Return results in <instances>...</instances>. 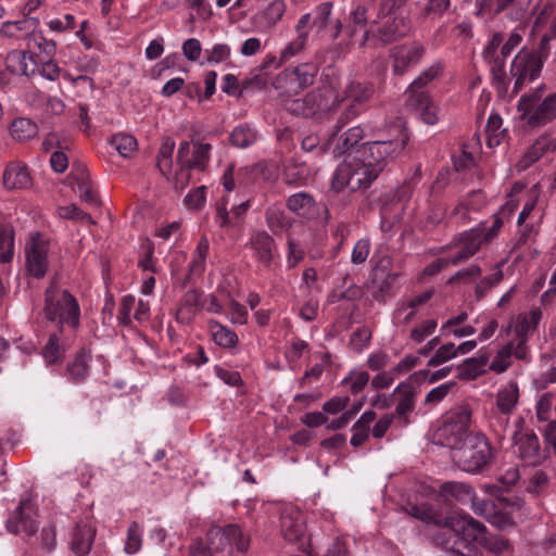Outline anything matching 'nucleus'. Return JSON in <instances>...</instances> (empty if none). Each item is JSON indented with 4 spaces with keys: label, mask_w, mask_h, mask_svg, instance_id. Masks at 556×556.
<instances>
[{
    "label": "nucleus",
    "mask_w": 556,
    "mask_h": 556,
    "mask_svg": "<svg viewBox=\"0 0 556 556\" xmlns=\"http://www.w3.org/2000/svg\"><path fill=\"white\" fill-rule=\"evenodd\" d=\"M38 134V126L35 122L26 117H20L11 124V135L18 141H26Z\"/></svg>",
    "instance_id": "42"
},
{
    "label": "nucleus",
    "mask_w": 556,
    "mask_h": 556,
    "mask_svg": "<svg viewBox=\"0 0 556 556\" xmlns=\"http://www.w3.org/2000/svg\"><path fill=\"white\" fill-rule=\"evenodd\" d=\"M482 273V269L478 265H470L467 268L460 269L455 273L447 281V283L453 285L459 281L470 282L478 278Z\"/></svg>",
    "instance_id": "61"
},
{
    "label": "nucleus",
    "mask_w": 556,
    "mask_h": 556,
    "mask_svg": "<svg viewBox=\"0 0 556 556\" xmlns=\"http://www.w3.org/2000/svg\"><path fill=\"white\" fill-rule=\"evenodd\" d=\"M547 58L540 53L539 48L535 52L523 48L515 55L510 66V77L515 80L513 90L515 94L540 76Z\"/></svg>",
    "instance_id": "10"
},
{
    "label": "nucleus",
    "mask_w": 556,
    "mask_h": 556,
    "mask_svg": "<svg viewBox=\"0 0 556 556\" xmlns=\"http://www.w3.org/2000/svg\"><path fill=\"white\" fill-rule=\"evenodd\" d=\"M392 261L384 256L378 261L372 269L371 285L372 298L379 302L384 301L386 295L391 290L394 281L399 277L397 273L392 271Z\"/></svg>",
    "instance_id": "16"
},
{
    "label": "nucleus",
    "mask_w": 556,
    "mask_h": 556,
    "mask_svg": "<svg viewBox=\"0 0 556 556\" xmlns=\"http://www.w3.org/2000/svg\"><path fill=\"white\" fill-rule=\"evenodd\" d=\"M481 545L495 555H502L510 549V542L507 539L493 534H485Z\"/></svg>",
    "instance_id": "54"
},
{
    "label": "nucleus",
    "mask_w": 556,
    "mask_h": 556,
    "mask_svg": "<svg viewBox=\"0 0 556 556\" xmlns=\"http://www.w3.org/2000/svg\"><path fill=\"white\" fill-rule=\"evenodd\" d=\"M249 245L257 261L265 267H269L276 249L273 237L264 230L254 231L250 237Z\"/></svg>",
    "instance_id": "20"
},
{
    "label": "nucleus",
    "mask_w": 556,
    "mask_h": 556,
    "mask_svg": "<svg viewBox=\"0 0 556 556\" xmlns=\"http://www.w3.org/2000/svg\"><path fill=\"white\" fill-rule=\"evenodd\" d=\"M406 103L409 108L414 109L418 116L428 125H434L438 122L437 106L432 102L430 96H426L425 100L419 102L414 98H407Z\"/></svg>",
    "instance_id": "32"
},
{
    "label": "nucleus",
    "mask_w": 556,
    "mask_h": 556,
    "mask_svg": "<svg viewBox=\"0 0 556 556\" xmlns=\"http://www.w3.org/2000/svg\"><path fill=\"white\" fill-rule=\"evenodd\" d=\"M393 396H397V404L394 410L396 420L401 427L410 424L409 415L414 412L416 405V389L410 381L401 382L393 391Z\"/></svg>",
    "instance_id": "17"
},
{
    "label": "nucleus",
    "mask_w": 556,
    "mask_h": 556,
    "mask_svg": "<svg viewBox=\"0 0 556 556\" xmlns=\"http://www.w3.org/2000/svg\"><path fill=\"white\" fill-rule=\"evenodd\" d=\"M493 458L492 447L485 435L476 432L452 453L454 464L463 471L481 473Z\"/></svg>",
    "instance_id": "5"
},
{
    "label": "nucleus",
    "mask_w": 556,
    "mask_h": 556,
    "mask_svg": "<svg viewBox=\"0 0 556 556\" xmlns=\"http://www.w3.org/2000/svg\"><path fill=\"white\" fill-rule=\"evenodd\" d=\"M307 40V33H300L281 52L280 62H287L292 56L303 50Z\"/></svg>",
    "instance_id": "59"
},
{
    "label": "nucleus",
    "mask_w": 556,
    "mask_h": 556,
    "mask_svg": "<svg viewBox=\"0 0 556 556\" xmlns=\"http://www.w3.org/2000/svg\"><path fill=\"white\" fill-rule=\"evenodd\" d=\"M31 179L26 166L12 163L3 173V185L8 190L24 189L29 187Z\"/></svg>",
    "instance_id": "28"
},
{
    "label": "nucleus",
    "mask_w": 556,
    "mask_h": 556,
    "mask_svg": "<svg viewBox=\"0 0 556 556\" xmlns=\"http://www.w3.org/2000/svg\"><path fill=\"white\" fill-rule=\"evenodd\" d=\"M13 256L14 229L10 225L0 224V263H10Z\"/></svg>",
    "instance_id": "41"
},
{
    "label": "nucleus",
    "mask_w": 556,
    "mask_h": 556,
    "mask_svg": "<svg viewBox=\"0 0 556 556\" xmlns=\"http://www.w3.org/2000/svg\"><path fill=\"white\" fill-rule=\"evenodd\" d=\"M193 152L192 157L186 162L187 169H197L204 172L210 162V153L212 146L210 143H202L200 141L192 140Z\"/></svg>",
    "instance_id": "35"
},
{
    "label": "nucleus",
    "mask_w": 556,
    "mask_h": 556,
    "mask_svg": "<svg viewBox=\"0 0 556 556\" xmlns=\"http://www.w3.org/2000/svg\"><path fill=\"white\" fill-rule=\"evenodd\" d=\"M34 516L35 510L31 503L21 502L13 517L7 521V529L14 534L25 533L27 536H31L37 531V521Z\"/></svg>",
    "instance_id": "19"
},
{
    "label": "nucleus",
    "mask_w": 556,
    "mask_h": 556,
    "mask_svg": "<svg viewBox=\"0 0 556 556\" xmlns=\"http://www.w3.org/2000/svg\"><path fill=\"white\" fill-rule=\"evenodd\" d=\"M546 151V141L545 139L536 140L528 152L523 155V159L520 161V167L527 168L532 165L534 162L539 161Z\"/></svg>",
    "instance_id": "56"
},
{
    "label": "nucleus",
    "mask_w": 556,
    "mask_h": 556,
    "mask_svg": "<svg viewBox=\"0 0 556 556\" xmlns=\"http://www.w3.org/2000/svg\"><path fill=\"white\" fill-rule=\"evenodd\" d=\"M406 0H381L378 7L377 17L372 24L377 29H368L364 33L363 43L372 42L382 47L390 45L403 37L409 31V21L403 14Z\"/></svg>",
    "instance_id": "2"
},
{
    "label": "nucleus",
    "mask_w": 556,
    "mask_h": 556,
    "mask_svg": "<svg viewBox=\"0 0 556 556\" xmlns=\"http://www.w3.org/2000/svg\"><path fill=\"white\" fill-rule=\"evenodd\" d=\"M541 318V312L532 311L529 316H525L515 327L516 334L523 338L528 332L533 331Z\"/></svg>",
    "instance_id": "57"
},
{
    "label": "nucleus",
    "mask_w": 556,
    "mask_h": 556,
    "mask_svg": "<svg viewBox=\"0 0 556 556\" xmlns=\"http://www.w3.org/2000/svg\"><path fill=\"white\" fill-rule=\"evenodd\" d=\"M201 293L197 289L188 290L180 300L179 307L176 312V320L181 325L190 324L199 307Z\"/></svg>",
    "instance_id": "27"
},
{
    "label": "nucleus",
    "mask_w": 556,
    "mask_h": 556,
    "mask_svg": "<svg viewBox=\"0 0 556 556\" xmlns=\"http://www.w3.org/2000/svg\"><path fill=\"white\" fill-rule=\"evenodd\" d=\"M111 144L124 157H129L137 150V140L128 134H117L112 137Z\"/></svg>",
    "instance_id": "45"
},
{
    "label": "nucleus",
    "mask_w": 556,
    "mask_h": 556,
    "mask_svg": "<svg viewBox=\"0 0 556 556\" xmlns=\"http://www.w3.org/2000/svg\"><path fill=\"white\" fill-rule=\"evenodd\" d=\"M25 255L28 274L38 279L42 278L49 267L48 244L39 238L38 233L26 244Z\"/></svg>",
    "instance_id": "15"
},
{
    "label": "nucleus",
    "mask_w": 556,
    "mask_h": 556,
    "mask_svg": "<svg viewBox=\"0 0 556 556\" xmlns=\"http://www.w3.org/2000/svg\"><path fill=\"white\" fill-rule=\"evenodd\" d=\"M376 7V0H358L350 13L355 26L364 27L368 23V11Z\"/></svg>",
    "instance_id": "47"
},
{
    "label": "nucleus",
    "mask_w": 556,
    "mask_h": 556,
    "mask_svg": "<svg viewBox=\"0 0 556 556\" xmlns=\"http://www.w3.org/2000/svg\"><path fill=\"white\" fill-rule=\"evenodd\" d=\"M519 397L518 384L509 382L505 388L498 391L496 396V407L501 413H513Z\"/></svg>",
    "instance_id": "33"
},
{
    "label": "nucleus",
    "mask_w": 556,
    "mask_h": 556,
    "mask_svg": "<svg viewBox=\"0 0 556 556\" xmlns=\"http://www.w3.org/2000/svg\"><path fill=\"white\" fill-rule=\"evenodd\" d=\"M483 243L481 228L464 231L455 238L454 245L458 251L451 256V264L458 265L473 256Z\"/></svg>",
    "instance_id": "18"
},
{
    "label": "nucleus",
    "mask_w": 556,
    "mask_h": 556,
    "mask_svg": "<svg viewBox=\"0 0 556 556\" xmlns=\"http://www.w3.org/2000/svg\"><path fill=\"white\" fill-rule=\"evenodd\" d=\"M257 140V131L249 124H241L233 128L229 141L233 147L245 149Z\"/></svg>",
    "instance_id": "37"
},
{
    "label": "nucleus",
    "mask_w": 556,
    "mask_h": 556,
    "mask_svg": "<svg viewBox=\"0 0 556 556\" xmlns=\"http://www.w3.org/2000/svg\"><path fill=\"white\" fill-rule=\"evenodd\" d=\"M210 251V241L203 236L199 240L197 248L192 254V260L188 266V274L185 283L190 281L193 276H201L205 270V261Z\"/></svg>",
    "instance_id": "31"
},
{
    "label": "nucleus",
    "mask_w": 556,
    "mask_h": 556,
    "mask_svg": "<svg viewBox=\"0 0 556 556\" xmlns=\"http://www.w3.org/2000/svg\"><path fill=\"white\" fill-rule=\"evenodd\" d=\"M548 485V477L542 470H535L529 480L527 491L533 495H540Z\"/></svg>",
    "instance_id": "60"
},
{
    "label": "nucleus",
    "mask_w": 556,
    "mask_h": 556,
    "mask_svg": "<svg viewBox=\"0 0 556 556\" xmlns=\"http://www.w3.org/2000/svg\"><path fill=\"white\" fill-rule=\"evenodd\" d=\"M369 252H370L369 240L368 239L358 240L355 243L354 249L352 251V256H351L352 263L363 264L367 260Z\"/></svg>",
    "instance_id": "64"
},
{
    "label": "nucleus",
    "mask_w": 556,
    "mask_h": 556,
    "mask_svg": "<svg viewBox=\"0 0 556 556\" xmlns=\"http://www.w3.org/2000/svg\"><path fill=\"white\" fill-rule=\"evenodd\" d=\"M4 63L8 72L24 76L33 75L37 67L34 56L23 50L10 51L4 59Z\"/></svg>",
    "instance_id": "24"
},
{
    "label": "nucleus",
    "mask_w": 556,
    "mask_h": 556,
    "mask_svg": "<svg viewBox=\"0 0 556 556\" xmlns=\"http://www.w3.org/2000/svg\"><path fill=\"white\" fill-rule=\"evenodd\" d=\"M442 73L441 64H433L425 70L416 79L412 81L406 90L407 98H414L417 102L425 100L426 96H430L426 90L429 83L435 79Z\"/></svg>",
    "instance_id": "26"
},
{
    "label": "nucleus",
    "mask_w": 556,
    "mask_h": 556,
    "mask_svg": "<svg viewBox=\"0 0 556 556\" xmlns=\"http://www.w3.org/2000/svg\"><path fill=\"white\" fill-rule=\"evenodd\" d=\"M359 109L355 108L354 104H348L340 116L337 119L336 125L329 136V143H333L337 135L341 131V129L348 125V123L356 117L359 114Z\"/></svg>",
    "instance_id": "50"
},
{
    "label": "nucleus",
    "mask_w": 556,
    "mask_h": 556,
    "mask_svg": "<svg viewBox=\"0 0 556 556\" xmlns=\"http://www.w3.org/2000/svg\"><path fill=\"white\" fill-rule=\"evenodd\" d=\"M534 17L532 33H541L539 51L543 56L551 52V41L556 39V2L539 0L531 10Z\"/></svg>",
    "instance_id": "9"
},
{
    "label": "nucleus",
    "mask_w": 556,
    "mask_h": 556,
    "mask_svg": "<svg viewBox=\"0 0 556 556\" xmlns=\"http://www.w3.org/2000/svg\"><path fill=\"white\" fill-rule=\"evenodd\" d=\"M207 548L211 556H232L236 549L247 553L250 547V536L235 523L219 527L212 525L206 533Z\"/></svg>",
    "instance_id": "7"
},
{
    "label": "nucleus",
    "mask_w": 556,
    "mask_h": 556,
    "mask_svg": "<svg viewBox=\"0 0 556 556\" xmlns=\"http://www.w3.org/2000/svg\"><path fill=\"white\" fill-rule=\"evenodd\" d=\"M425 53L424 45L418 41L394 47L390 52V58L393 60V74L395 76H403L408 70L419 64Z\"/></svg>",
    "instance_id": "12"
},
{
    "label": "nucleus",
    "mask_w": 556,
    "mask_h": 556,
    "mask_svg": "<svg viewBox=\"0 0 556 556\" xmlns=\"http://www.w3.org/2000/svg\"><path fill=\"white\" fill-rule=\"evenodd\" d=\"M288 110L292 114L305 118L315 117L325 111L321 103V94L318 91L308 92L302 99L290 101Z\"/></svg>",
    "instance_id": "22"
},
{
    "label": "nucleus",
    "mask_w": 556,
    "mask_h": 556,
    "mask_svg": "<svg viewBox=\"0 0 556 556\" xmlns=\"http://www.w3.org/2000/svg\"><path fill=\"white\" fill-rule=\"evenodd\" d=\"M94 536L96 529L90 523L77 522L71 534L70 547L77 556H85L90 552Z\"/></svg>",
    "instance_id": "21"
},
{
    "label": "nucleus",
    "mask_w": 556,
    "mask_h": 556,
    "mask_svg": "<svg viewBox=\"0 0 556 556\" xmlns=\"http://www.w3.org/2000/svg\"><path fill=\"white\" fill-rule=\"evenodd\" d=\"M66 372L70 379L76 383L83 382L88 377L89 365L84 350H80L67 365Z\"/></svg>",
    "instance_id": "40"
},
{
    "label": "nucleus",
    "mask_w": 556,
    "mask_h": 556,
    "mask_svg": "<svg viewBox=\"0 0 556 556\" xmlns=\"http://www.w3.org/2000/svg\"><path fill=\"white\" fill-rule=\"evenodd\" d=\"M45 316L59 325L60 332L67 326L76 330L80 324V308L77 300L55 282H51L45 292Z\"/></svg>",
    "instance_id": "4"
},
{
    "label": "nucleus",
    "mask_w": 556,
    "mask_h": 556,
    "mask_svg": "<svg viewBox=\"0 0 556 556\" xmlns=\"http://www.w3.org/2000/svg\"><path fill=\"white\" fill-rule=\"evenodd\" d=\"M440 492L443 496H451L459 502L472 498L473 494V490L470 485L456 481L443 483L440 488Z\"/></svg>",
    "instance_id": "43"
},
{
    "label": "nucleus",
    "mask_w": 556,
    "mask_h": 556,
    "mask_svg": "<svg viewBox=\"0 0 556 556\" xmlns=\"http://www.w3.org/2000/svg\"><path fill=\"white\" fill-rule=\"evenodd\" d=\"M523 424V419L518 418V429L513 434L515 454L527 465L536 466L545 458V454L541 450L538 435L532 430H522Z\"/></svg>",
    "instance_id": "11"
},
{
    "label": "nucleus",
    "mask_w": 556,
    "mask_h": 556,
    "mask_svg": "<svg viewBox=\"0 0 556 556\" xmlns=\"http://www.w3.org/2000/svg\"><path fill=\"white\" fill-rule=\"evenodd\" d=\"M503 279V271L501 269V264L496 265V270L483 279L476 286L475 294L478 300L482 299L486 292L495 285H497Z\"/></svg>",
    "instance_id": "53"
},
{
    "label": "nucleus",
    "mask_w": 556,
    "mask_h": 556,
    "mask_svg": "<svg viewBox=\"0 0 556 556\" xmlns=\"http://www.w3.org/2000/svg\"><path fill=\"white\" fill-rule=\"evenodd\" d=\"M280 531L285 540L304 545L306 523L303 514L295 507H286L280 515Z\"/></svg>",
    "instance_id": "14"
},
{
    "label": "nucleus",
    "mask_w": 556,
    "mask_h": 556,
    "mask_svg": "<svg viewBox=\"0 0 556 556\" xmlns=\"http://www.w3.org/2000/svg\"><path fill=\"white\" fill-rule=\"evenodd\" d=\"M409 140L405 131L390 140H377L362 144L356 155L345 160L331 177V190L339 193L349 188L356 192L368 189L387 164L396 160Z\"/></svg>",
    "instance_id": "1"
},
{
    "label": "nucleus",
    "mask_w": 556,
    "mask_h": 556,
    "mask_svg": "<svg viewBox=\"0 0 556 556\" xmlns=\"http://www.w3.org/2000/svg\"><path fill=\"white\" fill-rule=\"evenodd\" d=\"M59 333H51L42 349V356L48 364H54L63 359L66 348Z\"/></svg>",
    "instance_id": "38"
},
{
    "label": "nucleus",
    "mask_w": 556,
    "mask_h": 556,
    "mask_svg": "<svg viewBox=\"0 0 556 556\" xmlns=\"http://www.w3.org/2000/svg\"><path fill=\"white\" fill-rule=\"evenodd\" d=\"M471 421V409L469 406H459L451 410L443 424L433 433V442L438 445L452 450V453L467 440Z\"/></svg>",
    "instance_id": "6"
},
{
    "label": "nucleus",
    "mask_w": 556,
    "mask_h": 556,
    "mask_svg": "<svg viewBox=\"0 0 556 556\" xmlns=\"http://www.w3.org/2000/svg\"><path fill=\"white\" fill-rule=\"evenodd\" d=\"M318 73V67L314 63H302L293 70H286L280 79H289L291 84H295L290 90H304L312 86Z\"/></svg>",
    "instance_id": "23"
},
{
    "label": "nucleus",
    "mask_w": 556,
    "mask_h": 556,
    "mask_svg": "<svg viewBox=\"0 0 556 556\" xmlns=\"http://www.w3.org/2000/svg\"><path fill=\"white\" fill-rule=\"evenodd\" d=\"M445 525L454 532L455 540L450 547L458 556H480L479 545L485 539V527L467 514L453 513L445 518Z\"/></svg>",
    "instance_id": "3"
},
{
    "label": "nucleus",
    "mask_w": 556,
    "mask_h": 556,
    "mask_svg": "<svg viewBox=\"0 0 556 556\" xmlns=\"http://www.w3.org/2000/svg\"><path fill=\"white\" fill-rule=\"evenodd\" d=\"M59 215L65 219H73L85 223L87 225H93L94 220L91 215L78 208L75 204H70L59 207Z\"/></svg>",
    "instance_id": "52"
},
{
    "label": "nucleus",
    "mask_w": 556,
    "mask_h": 556,
    "mask_svg": "<svg viewBox=\"0 0 556 556\" xmlns=\"http://www.w3.org/2000/svg\"><path fill=\"white\" fill-rule=\"evenodd\" d=\"M230 55V48L227 45L218 43L212 49L205 50V56L207 63H220L227 60Z\"/></svg>",
    "instance_id": "62"
},
{
    "label": "nucleus",
    "mask_w": 556,
    "mask_h": 556,
    "mask_svg": "<svg viewBox=\"0 0 556 556\" xmlns=\"http://www.w3.org/2000/svg\"><path fill=\"white\" fill-rule=\"evenodd\" d=\"M502 123V117L498 114H491L489 116L485 130L489 134L488 143L490 147L500 143L498 131Z\"/></svg>",
    "instance_id": "63"
},
{
    "label": "nucleus",
    "mask_w": 556,
    "mask_h": 556,
    "mask_svg": "<svg viewBox=\"0 0 556 556\" xmlns=\"http://www.w3.org/2000/svg\"><path fill=\"white\" fill-rule=\"evenodd\" d=\"M266 224L274 235L287 231L291 227V220L279 207H268L265 214Z\"/></svg>",
    "instance_id": "39"
},
{
    "label": "nucleus",
    "mask_w": 556,
    "mask_h": 556,
    "mask_svg": "<svg viewBox=\"0 0 556 556\" xmlns=\"http://www.w3.org/2000/svg\"><path fill=\"white\" fill-rule=\"evenodd\" d=\"M376 7V0H358L350 13L355 26L364 27L368 23V11Z\"/></svg>",
    "instance_id": "46"
},
{
    "label": "nucleus",
    "mask_w": 556,
    "mask_h": 556,
    "mask_svg": "<svg viewBox=\"0 0 556 556\" xmlns=\"http://www.w3.org/2000/svg\"><path fill=\"white\" fill-rule=\"evenodd\" d=\"M364 138V130L359 126H354L349 128L345 132L341 135H337V138L333 143H329V146H333L332 154L334 157H339L345 154L349 150H351L354 146H356Z\"/></svg>",
    "instance_id": "29"
},
{
    "label": "nucleus",
    "mask_w": 556,
    "mask_h": 556,
    "mask_svg": "<svg viewBox=\"0 0 556 556\" xmlns=\"http://www.w3.org/2000/svg\"><path fill=\"white\" fill-rule=\"evenodd\" d=\"M530 0H480L478 14L492 16L505 13L511 22L525 18Z\"/></svg>",
    "instance_id": "13"
},
{
    "label": "nucleus",
    "mask_w": 556,
    "mask_h": 556,
    "mask_svg": "<svg viewBox=\"0 0 556 556\" xmlns=\"http://www.w3.org/2000/svg\"><path fill=\"white\" fill-rule=\"evenodd\" d=\"M369 382V374L367 371H350L349 375L342 380V384L350 388L353 394H357L367 386Z\"/></svg>",
    "instance_id": "49"
},
{
    "label": "nucleus",
    "mask_w": 556,
    "mask_h": 556,
    "mask_svg": "<svg viewBox=\"0 0 556 556\" xmlns=\"http://www.w3.org/2000/svg\"><path fill=\"white\" fill-rule=\"evenodd\" d=\"M174 149L175 141L170 137L163 138L156 156V166L165 177H168L173 169Z\"/></svg>",
    "instance_id": "34"
},
{
    "label": "nucleus",
    "mask_w": 556,
    "mask_h": 556,
    "mask_svg": "<svg viewBox=\"0 0 556 556\" xmlns=\"http://www.w3.org/2000/svg\"><path fill=\"white\" fill-rule=\"evenodd\" d=\"M371 330L367 327H361L356 329L350 338V346L356 351H363L370 342Z\"/></svg>",
    "instance_id": "58"
},
{
    "label": "nucleus",
    "mask_w": 556,
    "mask_h": 556,
    "mask_svg": "<svg viewBox=\"0 0 556 556\" xmlns=\"http://www.w3.org/2000/svg\"><path fill=\"white\" fill-rule=\"evenodd\" d=\"M287 206L299 216L312 218L317 215L316 202L307 192L292 194L287 200Z\"/></svg>",
    "instance_id": "30"
},
{
    "label": "nucleus",
    "mask_w": 556,
    "mask_h": 556,
    "mask_svg": "<svg viewBox=\"0 0 556 556\" xmlns=\"http://www.w3.org/2000/svg\"><path fill=\"white\" fill-rule=\"evenodd\" d=\"M75 180L77 182L80 199L88 204L97 205L98 198L91 188L87 169L85 167L80 168V173L75 177Z\"/></svg>",
    "instance_id": "44"
},
{
    "label": "nucleus",
    "mask_w": 556,
    "mask_h": 556,
    "mask_svg": "<svg viewBox=\"0 0 556 556\" xmlns=\"http://www.w3.org/2000/svg\"><path fill=\"white\" fill-rule=\"evenodd\" d=\"M457 355V350L454 343H446L438 348L433 356L428 361L429 367L439 366Z\"/></svg>",
    "instance_id": "55"
},
{
    "label": "nucleus",
    "mask_w": 556,
    "mask_h": 556,
    "mask_svg": "<svg viewBox=\"0 0 556 556\" xmlns=\"http://www.w3.org/2000/svg\"><path fill=\"white\" fill-rule=\"evenodd\" d=\"M376 7V0H358L350 13L355 26L364 27L368 23V11Z\"/></svg>",
    "instance_id": "48"
},
{
    "label": "nucleus",
    "mask_w": 556,
    "mask_h": 556,
    "mask_svg": "<svg viewBox=\"0 0 556 556\" xmlns=\"http://www.w3.org/2000/svg\"><path fill=\"white\" fill-rule=\"evenodd\" d=\"M210 329L214 342L220 348L231 349L237 345L238 336L233 330L227 328L218 321H211Z\"/></svg>",
    "instance_id": "36"
},
{
    "label": "nucleus",
    "mask_w": 556,
    "mask_h": 556,
    "mask_svg": "<svg viewBox=\"0 0 556 556\" xmlns=\"http://www.w3.org/2000/svg\"><path fill=\"white\" fill-rule=\"evenodd\" d=\"M544 85L521 96L518 110L530 126H544L556 119V92L543 96Z\"/></svg>",
    "instance_id": "8"
},
{
    "label": "nucleus",
    "mask_w": 556,
    "mask_h": 556,
    "mask_svg": "<svg viewBox=\"0 0 556 556\" xmlns=\"http://www.w3.org/2000/svg\"><path fill=\"white\" fill-rule=\"evenodd\" d=\"M142 545V536L140 526L137 521H132L127 530V540L125 544V552L129 555L139 552Z\"/></svg>",
    "instance_id": "51"
},
{
    "label": "nucleus",
    "mask_w": 556,
    "mask_h": 556,
    "mask_svg": "<svg viewBox=\"0 0 556 556\" xmlns=\"http://www.w3.org/2000/svg\"><path fill=\"white\" fill-rule=\"evenodd\" d=\"M344 99H336L332 104L327 108V114H331L338 110V108L345 101H349V104H354L355 108L363 103H365L372 94V87L362 85L361 83H351L345 91Z\"/></svg>",
    "instance_id": "25"
}]
</instances>
